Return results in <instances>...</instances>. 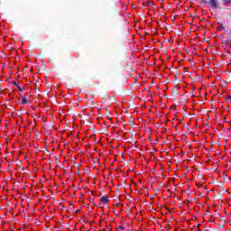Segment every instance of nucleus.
<instances>
[{"label": "nucleus", "instance_id": "nucleus-1", "mask_svg": "<svg viewBox=\"0 0 231 231\" xmlns=\"http://www.w3.org/2000/svg\"><path fill=\"white\" fill-rule=\"evenodd\" d=\"M100 201H101L104 205H106V204L109 203V199L107 198V196H104V197H102V198L100 199Z\"/></svg>", "mask_w": 231, "mask_h": 231}, {"label": "nucleus", "instance_id": "nucleus-2", "mask_svg": "<svg viewBox=\"0 0 231 231\" xmlns=\"http://www.w3.org/2000/svg\"><path fill=\"white\" fill-rule=\"evenodd\" d=\"M209 4L213 8H216L217 6V2L216 0H209Z\"/></svg>", "mask_w": 231, "mask_h": 231}, {"label": "nucleus", "instance_id": "nucleus-3", "mask_svg": "<svg viewBox=\"0 0 231 231\" xmlns=\"http://www.w3.org/2000/svg\"><path fill=\"white\" fill-rule=\"evenodd\" d=\"M28 103V99L26 97L22 98V104L26 105Z\"/></svg>", "mask_w": 231, "mask_h": 231}, {"label": "nucleus", "instance_id": "nucleus-4", "mask_svg": "<svg viewBox=\"0 0 231 231\" xmlns=\"http://www.w3.org/2000/svg\"><path fill=\"white\" fill-rule=\"evenodd\" d=\"M125 230V227H124V226H120L117 227V231H124Z\"/></svg>", "mask_w": 231, "mask_h": 231}, {"label": "nucleus", "instance_id": "nucleus-5", "mask_svg": "<svg viewBox=\"0 0 231 231\" xmlns=\"http://www.w3.org/2000/svg\"><path fill=\"white\" fill-rule=\"evenodd\" d=\"M225 5H231V0H224Z\"/></svg>", "mask_w": 231, "mask_h": 231}]
</instances>
